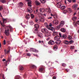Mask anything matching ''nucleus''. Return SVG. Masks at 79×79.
I'll use <instances>...</instances> for the list:
<instances>
[{
    "label": "nucleus",
    "mask_w": 79,
    "mask_h": 79,
    "mask_svg": "<svg viewBox=\"0 0 79 79\" xmlns=\"http://www.w3.org/2000/svg\"><path fill=\"white\" fill-rule=\"evenodd\" d=\"M12 29V27H6L5 29V31L4 32V33L7 36L9 35H10V31H11V29Z\"/></svg>",
    "instance_id": "nucleus-1"
},
{
    "label": "nucleus",
    "mask_w": 79,
    "mask_h": 79,
    "mask_svg": "<svg viewBox=\"0 0 79 79\" xmlns=\"http://www.w3.org/2000/svg\"><path fill=\"white\" fill-rule=\"evenodd\" d=\"M48 44L52 45H53L55 44L54 41L53 40H50L48 42Z\"/></svg>",
    "instance_id": "nucleus-2"
},
{
    "label": "nucleus",
    "mask_w": 79,
    "mask_h": 79,
    "mask_svg": "<svg viewBox=\"0 0 79 79\" xmlns=\"http://www.w3.org/2000/svg\"><path fill=\"white\" fill-rule=\"evenodd\" d=\"M30 51H31V52H39L38 50L35 49H34L33 48H31L30 49Z\"/></svg>",
    "instance_id": "nucleus-3"
},
{
    "label": "nucleus",
    "mask_w": 79,
    "mask_h": 79,
    "mask_svg": "<svg viewBox=\"0 0 79 79\" xmlns=\"http://www.w3.org/2000/svg\"><path fill=\"white\" fill-rule=\"evenodd\" d=\"M60 37L59 36H55L54 38V40L55 41H57L58 40H60Z\"/></svg>",
    "instance_id": "nucleus-4"
},
{
    "label": "nucleus",
    "mask_w": 79,
    "mask_h": 79,
    "mask_svg": "<svg viewBox=\"0 0 79 79\" xmlns=\"http://www.w3.org/2000/svg\"><path fill=\"white\" fill-rule=\"evenodd\" d=\"M26 2H28V6H31V0H25Z\"/></svg>",
    "instance_id": "nucleus-5"
},
{
    "label": "nucleus",
    "mask_w": 79,
    "mask_h": 79,
    "mask_svg": "<svg viewBox=\"0 0 79 79\" xmlns=\"http://www.w3.org/2000/svg\"><path fill=\"white\" fill-rule=\"evenodd\" d=\"M41 31L42 32H44V33H47L48 32V31L46 29H42Z\"/></svg>",
    "instance_id": "nucleus-6"
},
{
    "label": "nucleus",
    "mask_w": 79,
    "mask_h": 79,
    "mask_svg": "<svg viewBox=\"0 0 79 79\" xmlns=\"http://www.w3.org/2000/svg\"><path fill=\"white\" fill-rule=\"evenodd\" d=\"M31 17V15L29 14H27L25 16V18L27 19H29Z\"/></svg>",
    "instance_id": "nucleus-7"
},
{
    "label": "nucleus",
    "mask_w": 79,
    "mask_h": 79,
    "mask_svg": "<svg viewBox=\"0 0 79 79\" xmlns=\"http://www.w3.org/2000/svg\"><path fill=\"white\" fill-rule=\"evenodd\" d=\"M56 6L57 8H60V7L61 6V2H58L57 3Z\"/></svg>",
    "instance_id": "nucleus-8"
},
{
    "label": "nucleus",
    "mask_w": 79,
    "mask_h": 79,
    "mask_svg": "<svg viewBox=\"0 0 79 79\" xmlns=\"http://www.w3.org/2000/svg\"><path fill=\"white\" fill-rule=\"evenodd\" d=\"M19 69L20 71H23L24 70V67L22 65H20L19 67Z\"/></svg>",
    "instance_id": "nucleus-9"
},
{
    "label": "nucleus",
    "mask_w": 79,
    "mask_h": 79,
    "mask_svg": "<svg viewBox=\"0 0 79 79\" xmlns=\"http://www.w3.org/2000/svg\"><path fill=\"white\" fill-rule=\"evenodd\" d=\"M55 43L56 44H60L61 43V41L59 40L55 42Z\"/></svg>",
    "instance_id": "nucleus-10"
},
{
    "label": "nucleus",
    "mask_w": 79,
    "mask_h": 79,
    "mask_svg": "<svg viewBox=\"0 0 79 79\" xmlns=\"http://www.w3.org/2000/svg\"><path fill=\"white\" fill-rule=\"evenodd\" d=\"M35 4H36V5H37V6L40 5V3L38 2L37 0L35 1Z\"/></svg>",
    "instance_id": "nucleus-11"
},
{
    "label": "nucleus",
    "mask_w": 79,
    "mask_h": 79,
    "mask_svg": "<svg viewBox=\"0 0 79 79\" xmlns=\"http://www.w3.org/2000/svg\"><path fill=\"white\" fill-rule=\"evenodd\" d=\"M78 6V5L77 4H74V5H73V7L74 10H76Z\"/></svg>",
    "instance_id": "nucleus-12"
},
{
    "label": "nucleus",
    "mask_w": 79,
    "mask_h": 79,
    "mask_svg": "<svg viewBox=\"0 0 79 79\" xmlns=\"http://www.w3.org/2000/svg\"><path fill=\"white\" fill-rule=\"evenodd\" d=\"M45 11V9L43 8H41L40 9V13H44Z\"/></svg>",
    "instance_id": "nucleus-13"
},
{
    "label": "nucleus",
    "mask_w": 79,
    "mask_h": 79,
    "mask_svg": "<svg viewBox=\"0 0 79 79\" xmlns=\"http://www.w3.org/2000/svg\"><path fill=\"white\" fill-rule=\"evenodd\" d=\"M47 28L48 29L50 30L51 31H53V30L54 29V27H48Z\"/></svg>",
    "instance_id": "nucleus-14"
},
{
    "label": "nucleus",
    "mask_w": 79,
    "mask_h": 79,
    "mask_svg": "<svg viewBox=\"0 0 79 79\" xmlns=\"http://www.w3.org/2000/svg\"><path fill=\"white\" fill-rule=\"evenodd\" d=\"M27 10L29 13H32V9L31 8H28Z\"/></svg>",
    "instance_id": "nucleus-15"
},
{
    "label": "nucleus",
    "mask_w": 79,
    "mask_h": 79,
    "mask_svg": "<svg viewBox=\"0 0 79 79\" xmlns=\"http://www.w3.org/2000/svg\"><path fill=\"white\" fill-rule=\"evenodd\" d=\"M53 23L55 24H58V21L57 20H55L53 21Z\"/></svg>",
    "instance_id": "nucleus-16"
},
{
    "label": "nucleus",
    "mask_w": 79,
    "mask_h": 79,
    "mask_svg": "<svg viewBox=\"0 0 79 79\" xmlns=\"http://www.w3.org/2000/svg\"><path fill=\"white\" fill-rule=\"evenodd\" d=\"M60 31L63 32H66V29L64 28H62L60 29Z\"/></svg>",
    "instance_id": "nucleus-17"
},
{
    "label": "nucleus",
    "mask_w": 79,
    "mask_h": 79,
    "mask_svg": "<svg viewBox=\"0 0 79 79\" xmlns=\"http://www.w3.org/2000/svg\"><path fill=\"white\" fill-rule=\"evenodd\" d=\"M40 2L41 3H42L43 4H44L46 2V0H40Z\"/></svg>",
    "instance_id": "nucleus-18"
},
{
    "label": "nucleus",
    "mask_w": 79,
    "mask_h": 79,
    "mask_svg": "<svg viewBox=\"0 0 79 79\" xmlns=\"http://www.w3.org/2000/svg\"><path fill=\"white\" fill-rule=\"evenodd\" d=\"M19 7H22V6H23V3L20 2L19 4Z\"/></svg>",
    "instance_id": "nucleus-19"
},
{
    "label": "nucleus",
    "mask_w": 79,
    "mask_h": 79,
    "mask_svg": "<svg viewBox=\"0 0 79 79\" xmlns=\"http://www.w3.org/2000/svg\"><path fill=\"white\" fill-rule=\"evenodd\" d=\"M58 48V47H57V46L55 45L53 47V49L54 50H56Z\"/></svg>",
    "instance_id": "nucleus-20"
},
{
    "label": "nucleus",
    "mask_w": 79,
    "mask_h": 79,
    "mask_svg": "<svg viewBox=\"0 0 79 79\" xmlns=\"http://www.w3.org/2000/svg\"><path fill=\"white\" fill-rule=\"evenodd\" d=\"M68 10L69 13H71L72 12H73V10H72V9L70 8H69L68 9Z\"/></svg>",
    "instance_id": "nucleus-21"
},
{
    "label": "nucleus",
    "mask_w": 79,
    "mask_h": 79,
    "mask_svg": "<svg viewBox=\"0 0 79 79\" xmlns=\"http://www.w3.org/2000/svg\"><path fill=\"white\" fill-rule=\"evenodd\" d=\"M64 43L65 44H67V45L69 44V42L67 40L64 41Z\"/></svg>",
    "instance_id": "nucleus-22"
},
{
    "label": "nucleus",
    "mask_w": 79,
    "mask_h": 79,
    "mask_svg": "<svg viewBox=\"0 0 79 79\" xmlns=\"http://www.w3.org/2000/svg\"><path fill=\"white\" fill-rule=\"evenodd\" d=\"M66 8V6H62L61 7V10H64Z\"/></svg>",
    "instance_id": "nucleus-23"
},
{
    "label": "nucleus",
    "mask_w": 79,
    "mask_h": 79,
    "mask_svg": "<svg viewBox=\"0 0 79 79\" xmlns=\"http://www.w3.org/2000/svg\"><path fill=\"white\" fill-rule=\"evenodd\" d=\"M45 35H46V37H48V36H50V34H51V33H48V32H47V33H45Z\"/></svg>",
    "instance_id": "nucleus-24"
},
{
    "label": "nucleus",
    "mask_w": 79,
    "mask_h": 79,
    "mask_svg": "<svg viewBox=\"0 0 79 79\" xmlns=\"http://www.w3.org/2000/svg\"><path fill=\"white\" fill-rule=\"evenodd\" d=\"M0 2L2 3H6V0H0Z\"/></svg>",
    "instance_id": "nucleus-25"
},
{
    "label": "nucleus",
    "mask_w": 79,
    "mask_h": 79,
    "mask_svg": "<svg viewBox=\"0 0 79 79\" xmlns=\"http://www.w3.org/2000/svg\"><path fill=\"white\" fill-rule=\"evenodd\" d=\"M62 37L63 38V39H66V37H67V36H66V35L64 34L63 35H62Z\"/></svg>",
    "instance_id": "nucleus-26"
},
{
    "label": "nucleus",
    "mask_w": 79,
    "mask_h": 79,
    "mask_svg": "<svg viewBox=\"0 0 79 79\" xmlns=\"http://www.w3.org/2000/svg\"><path fill=\"white\" fill-rule=\"evenodd\" d=\"M63 24H61V23H60V25H59V27H57L59 29L60 28V27H62L63 26Z\"/></svg>",
    "instance_id": "nucleus-27"
},
{
    "label": "nucleus",
    "mask_w": 79,
    "mask_h": 79,
    "mask_svg": "<svg viewBox=\"0 0 79 79\" xmlns=\"http://www.w3.org/2000/svg\"><path fill=\"white\" fill-rule=\"evenodd\" d=\"M35 27L36 28V29H38V28L39 27V26L38 24H36L35 25Z\"/></svg>",
    "instance_id": "nucleus-28"
},
{
    "label": "nucleus",
    "mask_w": 79,
    "mask_h": 79,
    "mask_svg": "<svg viewBox=\"0 0 79 79\" xmlns=\"http://www.w3.org/2000/svg\"><path fill=\"white\" fill-rule=\"evenodd\" d=\"M5 53V54H7V53H8L10 51H7L6 49L4 50Z\"/></svg>",
    "instance_id": "nucleus-29"
},
{
    "label": "nucleus",
    "mask_w": 79,
    "mask_h": 79,
    "mask_svg": "<svg viewBox=\"0 0 79 79\" xmlns=\"http://www.w3.org/2000/svg\"><path fill=\"white\" fill-rule=\"evenodd\" d=\"M34 32L35 33H37L38 32V30H37V29H36L34 31Z\"/></svg>",
    "instance_id": "nucleus-30"
},
{
    "label": "nucleus",
    "mask_w": 79,
    "mask_h": 79,
    "mask_svg": "<svg viewBox=\"0 0 79 79\" xmlns=\"http://www.w3.org/2000/svg\"><path fill=\"white\" fill-rule=\"evenodd\" d=\"M70 48L71 50H73V49H74V46H70Z\"/></svg>",
    "instance_id": "nucleus-31"
},
{
    "label": "nucleus",
    "mask_w": 79,
    "mask_h": 79,
    "mask_svg": "<svg viewBox=\"0 0 79 79\" xmlns=\"http://www.w3.org/2000/svg\"><path fill=\"white\" fill-rule=\"evenodd\" d=\"M44 21H45V19L43 18H41V19H40V21L41 22H44Z\"/></svg>",
    "instance_id": "nucleus-32"
},
{
    "label": "nucleus",
    "mask_w": 79,
    "mask_h": 79,
    "mask_svg": "<svg viewBox=\"0 0 79 79\" xmlns=\"http://www.w3.org/2000/svg\"><path fill=\"white\" fill-rule=\"evenodd\" d=\"M15 79H21V77L18 76H16L15 77Z\"/></svg>",
    "instance_id": "nucleus-33"
},
{
    "label": "nucleus",
    "mask_w": 79,
    "mask_h": 79,
    "mask_svg": "<svg viewBox=\"0 0 79 79\" xmlns=\"http://www.w3.org/2000/svg\"><path fill=\"white\" fill-rule=\"evenodd\" d=\"M44 70V69L42 68H41L40 69V70H39V71L40 72H41L42 71Z\"/></svg>",
    "instance_id": "nucleus-34"
},
{
    "label": "nucleus",
    "mask_w": 79,
    "mask_h": 79,
    "mask_svg": "<svg viewBox=\"0 0 79 79\" xmlns=\"http://www.w3.org/2000/svg\"><path fill=\"white\" fill-rule=\"evenodd\" d=\"M35 20L36 23H39V20H38V19L36 18Z\"/></svg>",
    "instance_id": "nucleus-35"
},
{
    "label": "nucleus",
    "mask_w": 79,
    "mask_h": 79,
    "mask_svg": "<svg viewBox=\"0 0 79 79\" xmlns=\"http://www.w3.org/2000/svg\"><path fill=\"white\" fill-rule=\"evenodd\" d=\"M44 26H45L47 28H48V24H47V23H44Z\"/></svg>",
    "instance_id": "nucleus-36"
},
{
    "label": "nucleus",
    "mask_w": 79,
    "mask_h": 79,
    "mask_svg": "<svg viewBox=\"0 0 79 79\" xmlns=\"http://www.w3.org/2000/svg\"><path fill=\"white\" fill-rule=\"evenodd\" d=\"M53 34L54 35H58V33L56 31H53Z\"/></svg>",
    "instance_id": "nucleus-37"
},
{
    "label": "nucleus",
    "mask_w": 79,
    "mask_h": 79,
    "mask_svg": "<svg viewBox=\"0 0 79 79\" xmlns=\"http://www.w3.org/2000/svg\"><path fill=\"white\" fill-rule=\"evenodd\" d=\"M71 38H72L71 36L70 35L68 36V39H69V40H71Z\"/></svg>",
    "instance_id": "nucleus-38"
},
{
    "label": "nucleus",
    "mask_w": 79,
    "mask_h": 79,
    "mask_svg": "<svg viewBox=\"0 0 79 79\" xmlns=\"http://www.w3.org/2000/svg\"><path fill=\"white\" fill-rule=\"evenodd\" d=\"M31 18L33 19L34 18V15L32 14H31Z\"/></svg>",
    "instance_id": "nucleus-39"
},
{
    "label": "nucleus",
    "mask_w": 79,
    "mask_h": 79,
    "mask_svg": "<svg viewBox=\"0 0 79 79\" xmlns=\"http://www.w3.org/2000/svg\"><path fill=\"white\" fill-rule=\"evenodd\" d=\"M60 24H63V25H64V21H61L60 23Z\"/></svg>",
    "instance_id": "nucleus-40"
},
{
    "label": "nucleus",
    "mask_w": 79,
    "mask_h": 79,
    "mask_svg": "<svg viewBox=\"0 0 79 79\" xmlns=\"http://www.w3.org/2000/svg\"><path fill=\"white\" fill-rule=\"evenodd\" d=\"M6 21V19H5L4 18L2 19V21L3 22V23H4V22H5V21Z\"/></svg>",
    "instance_id": "nucleus-41"
},
{
    "label": "nucleus",
    "mask_w": 79,
    "mask_h": 79,
    "mask_svg": "<svg viewBox=\"0 0 79 79\" xmlns=\"http://www.w3.org/2000/svg\"><path fill=\"white\" fill-rule=\"evenodd\" d=\"M27 56H31V54L30 53H27Z\"/></svg>",
    "instance_id": "nucleus-42"
},
{
    "label": "nucleus",
    "mask_w": 79,
    "mask_h": 79,
    "mask_svg": "<svg viewBox=\"0 0 79 79\" xmlns=\"http://www.w3.org/2000/svg\"><path fill=\"white\" fill-rule=\"evenodd\" d=\"M62 66L65 67V66H66V64H65L64 63H63L62 64Z\"/></svg>",
    "instance_id": "nucleus-43"
},
{
    "label": "nucleus",
    "mask_w": 79,
    "mask_h": 79,
    "mask_svg": "<svg viewBox=\"0 0 79 79\" xmlns=\"http://www.w3.org/2000/svg\"><path fill=\"white\" fill-rule=\"evenodd\" d=\"M1 24L2 26V27H4L5 26L4 23H1Z\"/></svg>",
    "instance_id": "nucleus-44"
},
{
    "label": "nucleus",
    "mask_w": 79,
    "mask_h": 79,
    "mask_svg": "<svg viewBox=\"0 0 79 79\" xmlns=\"http://www.w3.org/2000/svg\"><path fill=\"white\" fill-rule=\"evenodd\" d=\"M32 67L33 68H37V67L35 65H32Z\"/></svg>",
    "instance_id": "nucleus-45"
},
{
    "label": "nucleus",
    "mask_w": 79,
    "mask_h": 79,
    "mask_svg": "<svg viewBox=\"0 0 79 79\" xmlns=\"http://www.w3.org/2000/svg\"><path fill=\"white\" fill-rule=\"evenodd\" d=\"M2 10H3V6H0V11H1Z\"/></svg>",
    "instance_id": "nucleus-46"
},
{
    "label": "nucleus",
    "mask_w": 79,
    "mask_h": 79,
    "mask_svg": "<svg viewBox=\"0 0 79 79\" xmlns=\"http://www.w3.org/2000/svg\"><path fill=\"white\" fill-rule=\"evenodd\" d=\"M68 12V11L66 10H65L64 11V13L65 14L66 13H67Z\"/></svg>",
    "instance_id": "nucleus-47"
},
{
    "label": "nucleus",
    "mask_w": 79,
    "mask_h": 79,
    "mask_svg": "<svg viewBox=\"0 0 79 79\" xmlns=\"http://www.w3.org/2000/svg\"><path fill=\"white\" fill-rule=\"evenodd\" d=\"M69 42L70 43V44H72V43H73L74 42V41H73V40H71L69 41Z\"/></svg>",
    "instance_id": "nucleus-48"
},
{
    "label": "nucleus",
    "mask_w": 79,
    "mask_h": 79,
    "mask_svg": "<svg viewBox=\"0 0 79 79\" xmlns=\"http://www.w3.org/2000/svg\"><path fill=\"white\" fill-rule=\"evenodd\" d=\"M42 42L43 44H44V41H41L40 40H39V43H42Z\"/></svg>",
    "instance_id": "nucleus-49"
},
{
    "label": "nucleus",
    "mask_w": 79,
    "mask_h": 79,
    "mask_svg": "<svg viewBox=\"0 0 79 79\" xmlns=\"http://www.w3.org/2000/svg\"><path fill=\"white\" fill-rule=\"evenodd\" d=\"M48 11L49 13H51V10L50 9H48Z\"/></svg>",
    "instance_id": "nucleus-50"
},
{
    "label": "nucleus",
    "mask_w": 79,
    "mask_h": 79,
    "mask_svg": "<svg viewBox=\"0 0 79 79\" xmlns=\"http://www.w3.org/2000/svg\"><path fill=\"white\" fill-rule=\"evenodd\" d=\"M53 16H54V18H55L56 17V18H57V15H54Z\"/></svg>",
    "instance_id": "nucleus-51"
},
{
    "label": "nucleus",
    "mask_w": 79,
    "mask_h": 79,
    "mask_svg": "<svg viewBox=\"0 0 79 79\" xmlns=\"http://www.w3.org/2000/svg\"><path fill=\"white\" fill-rule=\"evenodd\" d=\"M36 11L37 13H39V9H36Z\"/></svg>",
    "instance_id": "nucleus-52"
},
{
    "label": "nucleus",
    "mask_w": 79,
    "mask_h": 79,
    "mask_svg": "<svg viewBox=\"0 0 79 79\" xmlns=\"http://www.w3.org/2000/svg\"><path fill=\"white\" fill-rule=\"evenodd\" d=\"M4 45H5V44H6V40H4Z\"/></svg>",
    "instance_id": "nucleus-53"
},
{
    "label": "nucleus",
    "mask_w": 79,
    "mask_h": 79,
    "mask_svg": "<svg viewBox=\"0 0 79 79\" xmlns=\"http://www.w3.org/2000/svg\"><path fill=\"white\" fill-rule=\"evenodd\" d=\"M73 24L74 26L75 25V24H76V22L74 21L73 22Z\"/></svg>",
    "instance_id": "nucleus-54"
},
{
    "label": "nucleus",
    "mask_w": 79,
    "mask_h": 79,
    "mask_svg": "<svg viewBox=\"0 0 79 79\" xmlns=\"http://www.w3.org/2000/svg\"><path fill=\"white\" fill-rule=\"evenodd\" d=\"M74 26H75V27H77V22L76 23V24H75L74 25Z\"/></svg>",
    "instance_id": "nucleus-55"
},
{
    "label": "nucleus",
    "mask_w": 79,
    "mask_h": 79,
    "mask_svg": "<svg viewBox=\"0 0 79 79\" xmlns=\"http://www.w3.org/2000/svg\"><path fill=\"white\" fill-rule=\"evenodd\" d=\"M59 35L60 37H62V36L61 35V33H59Z\"/></svg>",
    "instance_id": "nucleus-56"
},
{
    "label": "nucleus",
    "mask_w": 79,
    "mask_h": 79,
    "mask_svg": "<svg viewBox=\"0 0 79 79\" xmlns=\"http://www.w3.org/2000/svg\"><path fill=\"white\" fill-rule=\"evenodd\" d=\"M68 1H69V3H71V2H72V0H67Z\"/></svg>",
    "instance_id": "nucleus-57"
},
{
    "label": "nucleus",
    "mask_w": 79,
    "mask_h": 79,
    "mask_svg": "<svg viewBox=\"0 0 79 79\" xmlns=\"http://www.w3.org/2000/svg\"><path fill=\"white\" fill-rule=\"evenodd\" d=\"M49 26H50V27H52V25L51 23H50Z\"/></svg>",
    "instance_id": "nucleus-58"
},
{
    "label": "nucleus",
    "mask_w": 79,
    "mask_h": 79,
    "mask_svg": "<svg viewBox=\"0 0 79 79\" xmlns=\"http://www.w3.org/2000/svg\"><path fill=\"white\" fill-rule=\"evenodd\" d=\"M2 78L3 79H5V77H4V75L2 74Z\"/></svg>",
    "instance_id": "nucleus-59"
},
{
    "label": "nucleus",
    "mask_w": 79,
    "mask_h": 79,
    "mask_svg": "<svg viewBox=\"0 0 79 79\" xmlns=\"http://www.w3.org/2000/svg\"><path fill=\"white\" fill-rule=\"evenodd\" d=\"M33 55L34 56H37V54H33Z\"/></svg>",
    "instance_id": "nucleus-60"
},
{
    "label": "nucleus",
    "mask_w": 79,
    "mask_h": 79,
    "mask_svg": "<svg viewBox=\"0 0 79 79\" xmlns=\"http://www.w3.org/2000/svg\"><path fill=\"white\" fill-rule=\"evenodd\" d=\"M72 1L73 3L76 2V0H72Z\"/></svg>",
    "instance_id": "nucleus-61"
},
{
    "label": "nucleus",
    "mask_w": 79,
    "mask_h": 79,
    "mask_svg": "<svg viewBox=\"0 0 79 79\" xmlns=\"http://www.w3.org/2000/svg\"><path fill=\"white\" fill-rule=\"evenodd\" d=\"M72 19L73 21H75L76 20L74 17L72 18Z\"/></svg>",
    "instance_id": "nucleus-62"
},
{
    "label": "nucleus",
    "mask_w": 79,
    "mask_h": 79,
    "mask_svg": "<svg viewBox=\"0 0 79 79\" xmlns=\"http://www.w3.org/2000/svg\"><path fill=\"white\" fill-rule=\"evenodd\" d=\"M56 77H53V79H56Z\"/></svg>",
    "instance_id": "nucleus-63"
},
{
    "label": "nucleus",
    "mask_w": 79,
    "mask_h": 79,
    "mask_svg": "<svg viewBox=\"0 0 79 79\" xmlns=\"http://www.w3.org/2000/svg\"><path fill=\"white\" fill-rule=\"evenodd\" d=\"M74 18V19H77V17H73Z\"/></svg>",
    "instance_id": "nucleus-64"
}]
</instances>
